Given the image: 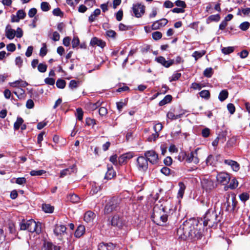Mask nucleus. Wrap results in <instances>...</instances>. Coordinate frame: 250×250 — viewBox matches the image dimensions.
I'll use <instances>...</instances> for the list:
<instances>
[{
  "label": "nucleus",
  "mask_w": 250,
  "mask_h": 250,
  "mask_svg": "<svg viewBox=\"0 0 250 250\" xmlns=\"http://www.w3.org/2000/svg\"><path fill=\"white\" fill-rule=\"evenodd\" d=\"M14 93L18 97L19 99H21L23 97L25 94V91L21 88H18L14 92Z\"/></svg>",
  "instance_id": "obj_37"
},
{
  "label": "nucleus",
  "mask_w": 250,
  "mask_h": 250,
  "mask_svg": "<svg viewBox=\"0 0 250 250\" xmlns=\"http://www.w3.org/2000/svg\"><path fill=\"white\" fill-rule=\"evenodd\" d=\"M163 128V125L161 123H158L155 125L153 126V129L155 132L158 133L160 132V131Z\"/></svg>",
  "instance_id": "obj_59"
},
{
  "label": "nucleus",
  "mask_w": 250,
  "mask_h": 250,
  "mask_svg": "<svg viewBox=\"0 0 250 250\" xmlns=\"http://www.w3.org/2000/svg\"><path fill=\"white\" fill-rule=\"evenodd\" d=\"M90 43L92 46L97 45L101 47V48H104L105 45V43L101 39H99L96 37L92 38Z\"/></svg>",
  "instance_id": "obj_21"
},
{
  "label": "nucleus",
  "mask_w": 250,
  "mask_h": 250,
  "mask_svg": "<svg viewBox=\"0 0 250 250\" xmlns=\"http://www.w3.org/2000/svg\"><path fill=\"white\" fill-rule=\"evenodd\" d=\"M205 54L206 51L205 50H202L201 51H196L193 53L192 56L197 61L198 59L203 57Z\"/></svg>",
  "instance_id": "obj_34"
},
{
  "label": "nucleus",
  "mask_w": 250,
  "mask_h": 250,
  "mask_svg": "<svg viewBox=\"0 0 250 250\" xmlns=\"http://www.w3.org/2000/svg\"><path fill=\"white\" fill-rule=\"evenodd\" d=\"M66 230V228L65 226L62 225H57L54 229V232L56 236H59L64 234Z\"/></svg>",
  "instance_id": "obj_19"
},
{
  "label": "nucleus",
  "mask_w": 250,
  "mask_h": 250,
  "mask_svg": "<svg viewBox=\"0 0 250 250\" xmlns=\"http://www.w3.org/2000/svg\"><path fill=\"white\" fill-rule=\"evenodd\" d=\"M86 124L88 125H94L96 124V120L90 118H87L85 120Z\"/></svg>",
  "instance_id": "obj_61"
},
{
  "label": "nucleus",
  "mask_w": 250,
  "mask_h": 250,
  "mask_svg": "<svg viewBox=\"0 0 250 250\" xmlns=\"http://www.w3.org/2000/svg\"><path fill=\"white\" fill-rule=\"evenodd\" d=\"M66 85V82L62 79H59L56 82V86L58 88L63 89Z\"/></svg>",
  "instance_id": "obj_38"
},
{
  "label": "nucleus",
  "mask_w": 250,
  "mask_h": 250,
  "mask_svg": "<svg viewBox=\"0 0 250 250\" xmlns=\"http://www.w3.org/2000/svg\"><path fill=\"white\" fill-rule=\"evenodd\" d=\"M144 156L150 163L152 165L158 163V154L153 150H147L144 153Z\"/></svg>",
  "instance_id": "obj_7"
},
{
  "label": "nucleus",
  "mask_w": 250,
  "mask_h": 250,
  "mask_svg": "<svg viewBox=\"0 0 250 250\" xmlns=\"http://www.w3.org/2000/svg\"><path fill=\"white\" fill-rule=\"evenodd\" d=\"M220 19L219 14L212 15L209 16L207 19V22L209 23L211 21H218Z\"/></svg>",
  "instance_id": "obj_33"
},
{
  "label": "nucleus",
  "mask_w": 250,
  "mask_h": 250,
  "mask_svg": "<svg viewBox=\"0 0 250 250\" xmlns=\"http://www.w3.org/2000/svg\"><path fill=\"white\" fill-rule=\"evenodd\" d=\"M132 10L136 18H140L145 13V7L141 3L134 4Z\"/></svg>",
  "instance_id": "obj_13"
},
{
  "label": "nucleus",
  "mask_w": 250,
  "mask_h": 250,
  "mask_svg": "<svg viewBox=\"0 0 250 250\" xmlns=\"http://www.w3.org/2000/svg\"><path fill=\"white\" fill-rule=\"evenodd\" d=\"M160 208L170 216L172 215L176 210V207L171 202L167 201L163 204L161 205Z\"/></svg>",
  "instance_id": "obj_8"
},
{
  "label": "nucleus",
  "mask_w": 250,
  "mask_h": 250,
  "mask_svg": "<svg viewBox=\"0 0 250 250\" xmlns=\"http://www.w3.org/2000/svg\"><path fill=\"white\" fill-rule=\"evenodd\" d=\"M175 4L177 6L181 8H183V9H184V8H186V6H187L185 1L181 0H176L175 2Z\"/></svg>",
  "instance_id": "obj_53"
},
{
  "label": "nucleus",
  "mask_w": 250,
  "mask_h": 250,
  "mask_svg": "<svg viewBox=\"0 0 250 250\" xmlns=\"http://www.w3.org/2000/svg\"><path fill=\"white\" fill-rule=\"evenodd\" d=\"M152 37L155 40H158L162 37V34L159 31H156L152 33Z\"/></svg>",
  "instance_id": "obj_51"
},
{
  "label": "nucleus",
  "mask_w": 250,
  "mask_h": 250,
  "mask_svg": "<svg viewBox=\"0 0 250 250\" xmlns=\"http://www.w3.org/2000/svg\"><path fill=\"white\" fill-rule=\"evenodd\" d=\"M155 60L159 63L166 68H168L172 64H174V60H169L166 61L165 58L162 56H159L156 58Z\"/></svg>",
  "instance_id": "obj_14"
},
{
  "label": "nucleus",
  "mask_w": 250,
  "mask_h": 250,
  "mask_svg": "<svg viewBox=\"0 0 250 250\" xmlns=\"http://www.w3.org/2000/svg\"><path fill=\"white\" fill-rule=\"evenodd\" d=\"M115 172L114 171L112 166H107V171L105 173L104 178L106 179H111L115 175Z\"/></svg>",
  "instance_id": "obj_25"
},
{
  "label": "nucleus",
  "mask_w": 250,
  "mask_h": 250,
  "mask_svg": "<svg viewBox=\"0 0 250 250\" xmlns=\"http://www.w3.org/2000/svg\"><path fill=\"white\" fill-rule=\"evenodd\" d=\"M168 217H169L168 214L163 211L159 206L156 205L154 206L151 215L152 220L154 223L163 226L167 222Z\"/></svg>",
  "instance_id": "obj_3"
},
{
  "label": "nucleus",
  "mask_w": 250,
  "mask_h": 250,
  "mask_svg": "<svg viewBox=\"0 0 250 250\" xmlns=\"http://www.w3.org/2000/svg\"><path fill=\"white\" fill-rule=\"evenodd\" d=\"M126 222L122 216L119 214L114 215L111 220V224L114 227H116L119 229H122L126 225Z\"/></svg>",
  "instance_id": "obj_9"
},
{
  "label": "nucleus",
  "mask_w": 250,
  "mask_h": 250,
  "mask_svg": "<svg viewBox=\"0 0 250 250\" xmlns=\"http://www.w3.org/2000/svg\"><path fill=\"white\" fill-rule=\"evenodd\" d=\"M68 199L72 203H77L80 201V197L75 194H70Z\"/></svg>",
  "instance_id": "obj_41"
},
{
  "label": "nucleus",
  "mask_w": 250,
  "mask_h": 250,
  "mask_svg": "<svg viewBox=\"0 0 250 250\" xmlns=\"http://www.w3.org/2000/svg\"><path fill=\"white\" fill-rule=\"evenodd\" d=\"M200 96L206 99H208L210 98V93L208 90H203L199 93Z\"/></svg>",
  "instance_id": "obj_44"
},
{
  "label": "nucleus",
  "mask_w": 250,
  "mask_h": 250,
  "mask_svg": "<svg viewBox=\"0 0 250 250\" xmlns=\"http://www.w3.org/2000/svg\"><path fill=\"white\" fill-rule=\"evenodd\" d=\"M219 157V155H217L215 157L211 154L209 155L206 160V165L215 167L217 164V162Z\"/></svg>",
  "instance_id": "obj_16"
},
{
  "label": "nucleus",
  "mask_w": 250,
  "mask_h": 250,
  "mask_svg": "<svg viewBox=\"0 0 250 250\" xmlns=\"http://www.w3.org/2000/svg\"><path fill=\"white\" fill-rule=\"evenodd\" d=\"M99 113L102 116H105L107 113V110L105 107L102 106L99 108Z\"/></svg>",
  "instance_id": "obj_64"
},
{
  "label": "nucleus",
  "mask_w": 250,
  "mask_h": 250,
  "mask_svg": "<svg viewBox=\"0 0 250 250\" xmlns=\"http://www.w3.org/2000/svg\"><path fill=\"white\" fill-rule=\"evenodd\" d=\"M77 119L79 121H82L83 117V111L82 108H78L76 109Z\"/></svg>",
  "instance_id": "obj_55"
},
{
  "label": "nucleus",
  "mask_w": 250,
  "mask_h": 250,
  "mask_svg": "<svg viewBox=\"0 0 250 250\" xmlns=\"http://www.w3.org/2000/svg\"><path fill=\"white\" fill-rule=\"evenodd\" d=\"M44 82L47 84L53 85L55 84V80L52 78H46L44 80Z\"/></svg>",
  "instance_id": "obj_60"
},
{
  "label": "nucleus",
  "mask_w": 250,
  "mask_h": 250,
  "mask_svg": "<svg viewBox=\"0 0 250 250\" xmlns=\"http://www.w3.org/2000/svg\"><path fill=\"white\" fill-rule=\"evenodd\" d=\"M178 186L179 187V189L178 193V196L182 198L185 192V190L186 189V186L182 182H180L178 183Z\"/></svg>",
  "instance_id": "obj_31"
},
{
  "label": "nucleus",
  "mask_w": 250,
  "mask_h": 250,
  "mask_svg": "<svg viewBox=\"0 0 250 250\" xmlns=\"http://www.w3.org/2000/svg\"><path fill=\"white\" fill-rule=\"evenodd\" d=\"M136 166L139 171L145 172L148 168V161L145 156H139L136 160Z\"/></svg>",
  "instance_id": "obj_10"
},
{
  "label": "nucleus",
  "mask_w": 250,
  "mask_h": 250,
  "mask_svg": "<svg viewBox=\"0 0 250 250\" xmlns=\"http://www.w3.org/2000/svg\"><path fill=\"white\" fill-rule=\"evenodd\" d=\"M133 156V153L131 152L124 153L119 157V163L120 164H123L125 163H126L128 160L131 159Z\"/></svg>",
  "instance_id": "obj_15"
},
{
  "label": "nucleus",
  "mask_w": 250,
  "mask_h": 250,
  "mask_svg": "<svg viewBox=\"0 0 250 250\" xmlns=\"http://www.w3.org/2000/svg\"><path fill=\"white\" fill-rule=\"evenodd\" d=\"M238 186V182L235 178H233L231 180L229 185L228 187H225V188H229L231 189H235Z\"/></svg>",
  "instance_id": "obj_35"
},
{
  "label": "nucleus",
  "mask_w": 250,
  "mask_h": 250,
  "mask_svg": "<svg viewBox=\"0 0 250 250\" xmlns=\"http://www.w3.org/2000/svg\"><path fill=\"white\" fill-rule=\"evenodd\" d=\"M220 219L221 217L217 214L214 209L209 208L204 216V226L209 228L214 227L220 221Z\"/></svg>",
  "instance_id": "obj_2"
},
{
  "label": "nucleus",
  "mask_w": 250,
  "mask_h": 250,
  "mask_svg": "<svg viewBox=\"0 0 250 250\" xmlns=\"http://www.w3.org/2000/svg\"><path fill=\"white\" fill-rule=\"evenodd\" d=\"M102 104V103L100 101H98L95 103H91L90 104L89 107L92 110H95L98 107L100 106Z\"/></svg>",
  "instance_id": "obj_58"
},
{
  "label": "nucleus",
  "mask_w": 250,
  "mask_h": 250,
  "mask_svg": "<svg viewBox=\"0 0 250 250\" xmlns=\"http://www.w3.org/2000/svg\"><path fill=\"white\" fill-rule=\"evenodd\" d=\"M38 70L41 73H44L46 71L47 65L44 63H40L38 65Z\"/></svg>",
  "instance_id": "obj_42"
},
{
  "label": "nucleus",
  "mask_w": 250,
  "mask_h": 250,
  "mask_svg": "<svg viewBox=\"0 0 250 250\" xmlns=\"http://www.w3.org/2000/svg\"><path fill=\"white\" fill-rule=\"evenodd\" d=\"M95 216V215L94 213L90 210H89L85 213L83 217V219L85 222L87 223L93 221Z\"/></svg>",
  "instance_id": "obj_24"
},
{
  "label": "nucleus",
  "mask_w": 250,
  "mask_h": 250,
  "mask_svg": "<svg viewBox=\"0 0 250 250\" xmlns=\"http://www.w3.org/2000/svg\"><path fill=\"white\" fill-rule=\"evenodd\" d=\"M168 22V21L166 19H162L153 22L152 25V28L153 30H157L160 28L164 26Z\"/></svg>",
  "instance_id": "obj_17"
},
{
  "label": "nucleus",
  "mask_w": 250,
  "mask_h": 250,
  "mask_svg": "<svg viewBox=\"0 0 250 250\" xmlns=\"http://www.w3.org/2000/svg\"><path fill=\"white\" fill-rule=\"evenodd\" d=\"M216 179L218 183L223 185H226L230 181V177L228 173L222 172L218 173Z\"/></svg>",
  "instance_id": "obj_12"
},
{
  "label": "nucleus",
  "mask_w": 250,
  "mask_h": 250,
  "mask_svg": "<svg viewBox=\"0 0 250 250\" xmlns=\"http://www.w3.org/2000/svg\"><path fill=\"white\" fill-rule=\"evenodd\" d=\"M20 228L21 230H27L29 232L39 234L42 231V224L33 219L23 221L20 224Z\"/></svg>",
  "instance_id": "obj_4"
},
{
  "label": "nucleus",
  "mask_w": 250,
  "mask_h": 250,
  "mask_svg": "<svg viewBox=\"0 0 250 250\" xmlns=\"http://www.w3.org/2000/svg\"><path fill=\"white\" fill-rule=\"evenodd\" d=\"M42 250H60V247L49 242H44Z\"/></svg>",
  "instance_id": "obj_22"
},
{
  "label": "nucleus",
  "mask_w": 250,
  "mask_h": 250,
  "mask_svg": "<svg viewBox=\"0 0 250 250\" xmlns=\"http://www.w3.org/2000/svg\"><path fill=\"white\" fill-rule=\"evenodd\" d=\"M41 8L42 11L47 12L50 9V5L47 2H42L41 4Z\"/></svg>",
  "instance_id": "obj_49"
},
{
  "label": "nucleus",
  "mask_w": 250,
  "mask_h": 250,
  "mask_svg": "<svg viewBox=\"0 0 250 250\" xmlns=\"http://www.w3.org/2000/svg\"><path fill=\"white\" fill-rule=\"evenodd\" d=\"M225 163L231 166L232 169L235 171H237L239 169V165L235 161L231 160H225Z\"/></svg>",
  "instance_id": "obj_23"
},
{
  "label": "nucleus",
  "mask_w": 250,
  "mask_h": 250,
  "mask_svg": "<svg viewBox=\"0 0 250 250\" xmlns=\"http://www.w3.org/2000/svg\"><path fill=\"white\" fill-rule=\"evenodd\" d=\"M199 148H197L190 153H188L187 162L188 163H193L194 164H197L199 163V159L198 157V151Z\"/></svg>",
  "instance_id": "obj_11"
},
{
  "label": "nucleus",
  "mask_w": 250,
  "mask_h": 250,
  "mask_svg": "<svg viewBox=\"0 0 250 250\" xmlns=\"http://www.w3.org/2000/svg\"><path fill=\"white\" fill-rule=\"evenodd\" d=\"M6 48L8 51L14 52L15 51L16 47L14 43H11L7 45Z\"/></svg>",
  "instance_id": "obj_62"
},
{
  "label": "nucleus",
  "mask_w": 250,
  "mask_h": 250,
  "mask_svg": "<svg viewBox=\"0 0 250 250\" xmlns=\"http://www.w3.org/2000/svg\"><path fill=\"white\" fill-rule=\"evenodd\" d=\"M204 75L207 78H210L213 74L212 68L208 67L206 68L204 71Z\"/></svg>",
  "instance_id": "obj_47"
},
{
  "label": "nucleus",
  "mask_w": 250,
  "mask_h": 250,
  "mask_svg": "<svg viewBox=\"0 0 250 250\" xmlns=\"http://www.w3.org/2000/svg\"><path fill=\"white\" fill-rule=\"evenodd\" d=\"M5 36L9 40L13 39L16 36V31L12 29L9 25L6 27Z\"/></svg>",
  "instance_id": "obj_18"
},
{
  "label": "nucleus",
  "mask_w": 250,
  "mask_h": 250,
  "mask_svg": "<svg viewBox=\"0 0 250 250\" xmlns=\"http://www.w3.org/2000/svg\"><path fill=\"white\" fill-rule=\"evenodd\" d=\"M227 108L230 114H233L235 111V107L233 104L229 103L227 105Z\"/></svg>",
  "instance_id": "obj_54"
},
{
  "label": "nucleus",
  "mask_w": 250,
  "mask_h": 250,
  "mask_svg": "<svg viewBox=\"0 0 250 250\" xmlns=\"http://www.w3.org/2000/svg\"><path fill=\"white\" fill-rule=\"evenodd\" d=\"M101 13V10L100 9H96L94 12L90 15V16L89 17L88 21L90 22H93L96 17L99 16Z\"/></svg>",
  "instance_id": "obj_27"
},
{
  "label": "nucleus",
  "mask_w": 250,
  "mask_h": 250,
  "mask_svg": "<svg viewBox=\"0 0 250 250\" xmlns=\"http://www.w3.org/2000/svg\"><path fill=\"white\" fill-rule=\"evenodd\" d=\"M172 97L170 95H167L159 103L160 106H163L167 104L170 103L172 100Z\"/></svg>",
  "instance_id": "obj_29"
},
{
  "label": "nucleus",
  "mask_w": 250,
  "mask_h": 250,
  "mask_svg": "<svg viewBox=\"0 0 250 250\" xmlns=\"http://www.w3.org/2000/svg\"><path fill=\"white\" fill-rule=\"evenodd\" d=\"M249 198L250 195L247 192H243L239 195V198L243 203H245L246 201L249 200Z\"/></svg>",
  "instance_id": "obj_45"
},
{
  "label": "nucleus",
  "mask_w": 250,
  "mask_h": 250,
  "mask_svg": "<svg viewBox=\"0 0 250 250\" xmlns=\"http://www.w3.org/2000/svg\"><path fill=\"white\" fill-rule=\"evenodd\" d=\"M250 23L248 21L242 22L239 26L240 28L243 31L247 30L250 27Z\"/></svg>",
  "instance_id": "obj_50"
},
{
  "label": "nucleus",
  "mask_w": 250,
  "mask_h": 250,
  "mask_svg": "<svg viewBox=\"0 0 250 250\" xmlns=\"http://www.w3.org/2000/svg\"><path fill=\"white\" fill-rule=\"evenodd\" d=\"M42 209L45 213H51L53 212L54 207L49 204H42Z\"/></svg>",
  "instance_id": "obj_28"
},
{
  "label": "nucleus",
  "mask_w": 250,
  "mask_h": 250,
  "mask_svg": "<svg viewBox=\"0 0 250 250\" xmlns=\"http://www.w3.org/2000/svg\"><path fill=\"white\" fill-rule=\"evenodd\" d=\"M229 96V93L227 90H222L218 96V99L221 102L225 101Z\"/></svg>",
  "instance_id": "obj_30"
},
{
  "label": "nucleus",
  "mask_w": 250,
  "mask_h": 250,
  "mask_svg": "<svg viewBox=\"0 0 250 250\" xmlns=\"http://www.w3.org/2000/svg\"><path fill=\"white\" fill-rule=\"evenodd\" d=\"M45 173L46 171L44 170H33L30 172V174L33 176H41Z\"/></svg>",
  "instance_id": "obj_39"
},
{
  "label": "nucleus",
  "mask_w": 250,
  "mask_h": 250,
  "mask_svg": "<svg viewBox=\"0 0 250 250\" xmlns=\"http://www.w3.org/2000/svg\"><path fill=\"white\" fill-rule=\"evenodd\" d=\"M17 15L21 19H23L26 16V13L23 10H19L17 12Z\"/></svg>",
  "instance_id": "obj_57"
},
{
  "label": "nucleus",
  "mask_w": 250,
  "mask_h": 250,
  "mask_svg": "<svg viewBox=\"0 0 250 250\" xmlns=\"http://www.w3.org/2000/svg\"><path fill=\"white\" fill-rule=\"evenodd\" d=\"M23 63V61L21 57L19 56L16 58L15 64L19 67H21Z\"/></svg>",
  "instance_id": "obj_63"
},
{
  "label": "nucleus",
  "mask_w": 250,
  "mask_h": 250,
  "mask_svg": "<svg viewBox=\"0 0 250 250\" xmlns=\"http://www.w3.org/2000/svg\"><path fill=\"white\" fill-rule=\"evenodd\" d=\"M79 83L80 82L79 81H76L75 80H73L70 81L68 86L71 89H74L78 87Z\"/></svg>",
  "instance_id": "obj_48"
},
{
  "label": "nucleus",
  "mask_w": 250,
  "mask_h": 250,
  "mask_svg": "<svg viewBox=\"0 0 250 250\" xmlns=\"http://www.w3.org/2000/svg\"><path fill=\"white\" fill-rule=\"evenodd\" d=\"M237 203V202L236 200L235 197L234 196H232L231 197V207L232 208L228 209V211L229 212H233L235 209L236 204Z\"/></svg>",
  "instance_id": "obj_43"
},
{
  "label": "nucleus",
  "mask_w": 250,
  "mask_h": 250,
  "mask_svg": "<svg viewBox=\"0 0 250 250\" xmlns=\"http://www.w3.org/2000/svg\"><path fill=\"white\" fill-rule=\"evenodd\" d=\"M167 117L171 120H174L180 118V115L175 114L172 112H168L167 114Z\"/></svg>",
  "instance_id": "obj_46"
},
{
  "label": "nucleus",
  "mask_w": 250,
  "mask_h": 250,
  "mask_svg": "<svg viewBox=\"0 0 250 250\" xmlns=\"http://www.w3.org/2000/svg\"><path fill=\"white\" fill-rule=\"evenodd\" d=\"M53 14L56 16L62 17L63 13L61 10L59 8H55L53 10Z\"/></svg>",
  "instance_id": "obj_52"
},
{
  "label": "nucleus",
  "mask_w": 250,
  "mask_h": 250,
  "mask_svg": "<svg viewBox=\"0 0 250 250\" xmlns=\"http://www.w3.org/2000/svg\"><path fill=\"white\" fill-rule=\"evenodd\" d=\"M201 185L202 188L207 192H209L215 188L214 181L208 175L202 179Z\"/></svg>",
  "instance_id": "obj_6"
},
{
  "label": "nucleus",
  "mask_w": 250,
  "mask_h": 250,
  "mask_svg": "<svg viewBox=\"0 0 250 250\" xmlns=\"http://www.w3.org/2000/svg\"><path fill=\"white\" fill-rule=\"evenodd\" d=\"M23 123V120L22 118L18 117L16 121L14 124V129L15 130H18L20 126L22 125Z\"/></svg>",
  "instance_id": "obj_32"
},
{
  "label": "nucleus",
  "mask_w": 250,
  "mask_h": 250,
  "mask_svg": "<svg viewBox=\"0 0 250 250\" xmlns=\"http://www.w3.org/2000/svg\"><path fill=\"white\" fill-rule=\"evenodd\" d=\"M221 50L222 52L224 54H229L234 51V47L232 46L223 47L222 48Z\"/></svg>",
  "instance_id": "obj_40"
},
{
  "label": "nucleus",
  "mask_w": 250,
  "mask_h": 250,
  "mask_svg": "<svg viewBox=\"0 0 250 250\" xmlns=\"http://www.w3.org/2000/svg\"><path fill=\"white\" fill-rule=\"evenodd\" d=\"M76 168L74 165L72 166L71 167L63 169L61 171L60 173V177L62 178L64 176L69 175L72 173L76 172Z\"/></svg>",
  "instance_id": "obj_20"
},
{
  "label": "nucleus",
  "mask_w": 250,
  "mask_h": 250,
  "mask_svg": "<svg viewBox=\"0 0 250 250\" xmlns=\"http://www.w3.org/2000/svg\"><path fill=\"white\" fill-rule=\"evenodd\" d=\"M84 226L83 225H80L77 227V229L75 232V236L77 238H80L84 234Z\"/></svg>",
  "instance_id": "obj_26"
},
{
  "label": "nucleus",
  "mask_w": 250,
  "mask_h": 250,
  "mask_svg": "<svg viewBox=\"0 0 250 250\" xmlns=\"http://www.w3.org/2000/svg\"><path fill=\"white\" fill-rule=\"evenodd\" d=\"M187 156L188 153L186 151H182L179 153L178 160L181 162H183L184 161H186L187 162Z\"/></svg>",
  "instance_id": "obj_36"
},
{
  "label": "nucleus",
  "mask_w": 250,
  "mask_h": 250,
  "mask_svg": "<svg viewBox=\"0 0 250 250\" xmlns=\"http://www.w3.org/2000/svg\"><path fill=\"white\" fill-rule=\"evenodd\" d=\"M203 232L202 224L195 219L184 222L177 229V236L183 240H198L202 237Z\"/></svg>",
  "instance_id": "obj_1"
},
{
  "label": "nucleus",
  "mask_w": 250,
  "mask_h": 250,
  "mask_svg": "<svg viewBox=\"0 0 250 250\" xmlns=\"http://www.w3.org/2000/svg\"><path fill=\"white\" fill-rule=\"evenodd\" d=\"M117 107L119 112H121L123 108L126 105L125 102L122 101L118 102L116 103Z\"/></svg>",
  "instance_id": "obj_56"
},
{
  "label": "nucleus",
  "mask_w": 250,
  "mask_h": 250,
  "mask_svg": "<svg viewBox=\"0 0 250 250\" xmlns=\"http://www.w3.org/2000/svg\"><path fill=\"white\" fill-rule=\"evenodd\" d=\"M119 208L118 200L116 198L110 199L105 205L104 213V214H109L113 211L117 210Z\"/></svg>",
  "instance_id": "obj_5"
}]
</instances>
